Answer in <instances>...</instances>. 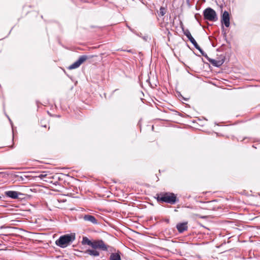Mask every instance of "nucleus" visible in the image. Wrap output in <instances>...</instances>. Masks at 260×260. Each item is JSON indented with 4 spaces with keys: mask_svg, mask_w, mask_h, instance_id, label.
<instances>
[{
    "mask_svg": "<svg viewBox=\"0 0 260 260\" xmlns=\"http://www.w3.org/2000/svg\"><path fill=\"white\" fill-rule=\"evenodd\" d=\"M156 199L158 202L167 203L171 205L175 204L177 201L176 196L170 192L160 193L156 194Z\"/></svg>",
    "mask_w": 260,
    "mask_h": 260,
    "instance_id": "f257e3e1",
    "label": "nucleus"
},
{
    "mask_svg": "<svg viewBox=\"0 0 260 260\" xmlns=\"http://www.w3.org/2000/svg\"><path fill=\"white\" fill-rule=\"evenodd\" d=\"M75 239V236L72 234L62 236L55 242L56 244L61 247L65 248Z\"/></svg>",
    "mask_w": 260,
    "mask_h": 260,
    "instance_id": "f03ea898",
    "label": "nucleus"
},
{
    "mask_svg": "<svg viewBox=\"0 0 260 260\" xmlns=\"http://www.w3.org/2000/svg\"><path fill=\"white\" fill-rule=\"evenodd\" d=\"M203 15L205 19L210 21L215 22L218 19L216 12L211 8L204 10Z\"/></svg>",
    "mask_w": 260,
    "mask_h": 260,
    "instance_id": "7ed1b4c3",
    "label": "nucleus"
},
{
    "mask_svg": "<svg viewBox=\"0 0 260 260\" xmlns=\"http://www.w3.org/2000/svg\"><path fill=\"white\" fill-rule=\"evenodd\" d=\"M93 56H92L89 57L87 55H85L80 56L77 61H76L69 67V69L72 70L78 68L82 63H83L87 59L91 58Z\"/></svg>",
    "mask_w": 260,
    "mask_h": 260,
    "instance_id": "20e7f679",
    "label": "nucleus"
},
{
    "mask_svg": "<svg viewBox=\"0 0 260 260\" xmlns=\"http://www.w3.org/2000/svg\"><path fill=\"white\" fill-rule=\"evenodd\" d=\"M93 248H99L104 251L107 250L108 246L105 244L102 240H99L94 241Z\"/></svg>",
    "mask_w": 260,
    "mask_h": 260,
    "instance_id": "39448f33",
    "label": "nucleus"
},
{
    "mask_svg": "<svg viewBox=\"0 0 260 260\" xmlns=\"http://www.w3.org/2000/svg\"><path fill=\"white\" fill-rule=\"evenodd\" d=\"M221 22L222 24H224L226 27H228L230 26V15L228 12L225 11L222 13V15L221 16Z\"/></svg>",
    "mask_w": 260,
    "mask_h": 260,
    "instance_id": "423d86ee",
    "label": "nucleus"
},
{
    "mask_svg": "<svg viewBox=\"0 0 260 260\" xmlns=\"http://www.w3.org/2000/svg\"><path fill=\"white\" fill-rule=\"evenodd\" d=\"M182 28V30L183 31V33L184 35H185L187 38L188 39V40L190 41V42L193 44L194 47L198 44L194 39L192 37L189 30L187 29H184L183 27H181Z\"/></svg>",
    "mask_w": 260,
    "mask_h": 260,
    "instance_id": "0eeeda50",
    "label": "nucleus"
},
{
    "mask_svg": "<svg viewBox=\"0 0 260 260\" xmlns=\"http://www.w3.org/2000/svg\"><path fill=\"white\" fill-rule=\"evenodd\" d=\"M5 194L7 197L13 199H16L18 198L19 195H21L22 194L16 191L9 190L5 191Z\"/></svg>",
    "mask_w": 260,
    "mask_h": 260,
    "instance_id": "6e6552de",
    "label": "nucleus"
},
{
    "mask_svg": "<svg viewBox=\"0 0 260 260\" xmlns=\"http://www.w3.org/2000/svg\"><path fill=\"white\" fill-rule=\"evenodd\" d=\"M84 220L90 222L94 224H98V220L95 217L91 215L86 214L83 217Z\"/></svg>",
    "mask_w": 260,
    "mask_h": 260,
    "instance_id": "1a4fd4ad",
    "label": "nucleus"
},
{
    "mask_svg": "<svg viewBox=\"0 0 260 260\" xmlns=\"http://www.w3.org/2000/svg\"><path fill=\"white\" fill-rule=\"evenodd\" d=\"M176 228L180 233H182L187 230V223L183 222L177 224Z\"/></svg>",
    "mask_w": 260,
    "mask_h": 260,
    "instance_id": "9d476101",
    "label": "nucleus"
},
{
    "mask_svg": "<svg viewBox=\"0 0 260 260\" xmlns=\"http://www.w3.org/2000/svg\"><path fill=\"white\" fill-rule=\"evenodd\" d=\"M208 60L214 66L219 67L221 66L224 62V60H216L214 59H211L210 58H208Z\"/></svg>",
    "mask_w": 260,
    "mask_h": 260,
    "instance_id": "9b49d317",
    "label": "nucleus"
},
{
    "mask_svg": "<svg viewBox=\"0 0 260 260\" xmlns=\"http://www.w3.org/2000/svg\"><path fill=\"white\" fill-rule=\"evenodd\" d=\"M120 253L118 252L116 253H112L111 254L110 256V260H121Z\"/></svg>",
    "mask_w": 260,
    "mask_h": 260,
    "instance_id": "f8f14e48",
    "label": "nucleus"
},
{
    "mask_svg": "<svg viewBox=\"0 0 260 260\" xmlns=\"http://www.w3.org/2000/svg\"><path fill=\"white\" fill-rule=\"evenodd\" d=\"M86 253L93 256H98L100 255L99 252L95 249H88L86 251Z\"/></svg>",
    "mask_w": 260,
    "mask_h": 260,
    "instance_id": "ddd939ff",
    "label": "nucleus"
},
{
    "mask_svg": "<svg viewBox=\"0 0 260 260\" xmlns=\"http://www.w3.org/2000/svg\"><path fill=\"white\" fill-rule=\"evenodd\" d=\"M82 243L83 244H87L93 247L94 241L92 242L89 240L87 237H83L82 240Z\"/></svg>",
    "mask_w": 260,
    "mask_h": 260,
    "instance_id": "4468645a",
    "label": "nucleus"
},
{
    "mask_svg": "<svg viewBox=\"0 0 260 260\" xmlns=\"http://www.w3.org/2000/svg\"><path fill=\"white\" fill-rule=\"evenodd\" d=\"M194 47L200 51V52L203 56L208 59L209 57H208L207 54L201 48L198 44L196 45Z\"/></svg>",
    "mask_w": 260,
    "mask_h": 260,
    "instance_id": "2eb2a0df",
    "label": "nucleus"
},
{
    "mask_svg": "<svg viewBox=\"0 0 260 260\" xmlns=\"http://www.w3.org/2000/svg\"><path fill=\"white\" fill-rule=\"evenodd\" d=\"M166 9L165 8L160 7L159 15L161 16H163L166 14Z\"/></svg>",
    "mask_w": 260,
    "mask_h": 260,
    "instance_id": "dca6fc26",
    "label": "nucleus"
},
{
    "mask_svg": "<svg viewBox=\"0 0 260 260\" xmlns=\"http://www.w3.org/2000/svg\"><path fill=\"white\" fill-rule=\"evenodd\" d=\"M222 28L223 29H224V27L223 26H222Z\"/></svg>",
    "mask_w": 260,
    "mask_h": 260,
    "instance_id": "f3484780",
    "label": "nucleus"
}]
</instances>
